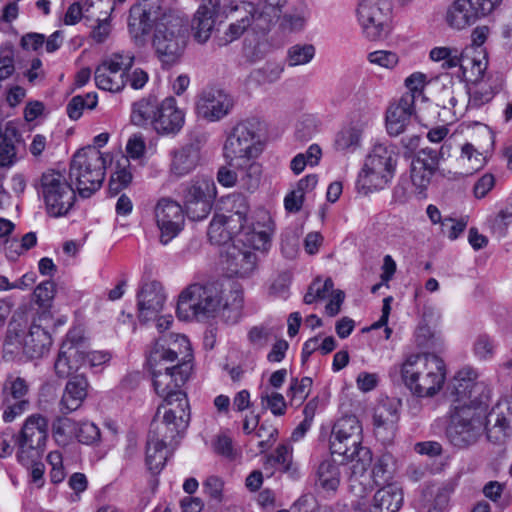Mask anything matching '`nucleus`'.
<instances>
[{"instance_id":"57","label":"nucleus","mask_w":512,"mask_h":512,"mask_svg":"<svg viewBox=\"0 0 512 512\" xmlns=\"http://www.w3.org/2000/svg\"><path fill=\"white\" fill-rule=\"evenodd\" d=\"M109 4V11H106L104 18L97 19V25L93 28L91 32L92 39L97 43H103L107 40L111 33V24L109 20V16L114 10V0H112Z\"/></svg>"},{"instance_id":"64","label":"nucleus","mask_w":512,"mask_h":512,"mask_svg":"<svg viewBox=\"0 0 512 512\" xmlns=\"http://www.w3.org/2000/svg\"><path fill=\"white\" fill-rule=\"evenodd\" d=\"M512 224V208L504 209L499 212L492 222L491 229L493 234L503 238L507 234L509 225Z\"/></svg>"},{"instance_id":"36","label":"nucleus","mask_w":512,"mask_h":512,"mask_svg":"<svg viewBox=\"0 0 512 512\" xmlns=\"http://www.w3.org/2000/svg\"><path fill=\"white\" fill-rule=\"evenodd\" d=\"M316 484L327 492H335L340 484V470L335 460L322 461L316 472Z\"/></svg>"},{"instance_id":"18","label":"nucleus","mask_w":512,"mask_h":512,"mask_svg":"<svg viewBox=\"0 0 512 512\" xmlns=\"http://www.w3.org/2000/svg\"><path fill=\"white\" fill-rule=\"evenodd\" d=\"M503 0H455L447 11L446 20L454 29L462 30L492 14Z\"/></svg>"},{"instance_id":"54","label":"nucleus","mask_w":512,"mask_h":512,"mask_svg":"<svg viewBox=\"0 0 512 512\" xmlns=\"http://www.w3.org/2000/svg\"><path fill=\"white\" fill-rule=\"evenodd\" d=\"M75 438L82 444L94 445L100 441V430L92 422H80L77 424Z\"/></svg>"},{"instance_id":"35","label":"nucleus","mask_w":512,"mask_h":512,"mask_svg":"<svg viewBox=\"0 0 512 512\" xmlns=\"http://www.w3.org/2000/svg\"><path fill=\"white\" fill-rule=\"evenodd\" d=\"M217 188L212 177L197 176L186 187L184 200L215 199Z\"/></svg>"},{"instance_id":"9","label":"nucleus","mask_w":512,"mask_h":512,"mask_svg":"<svg viewBox=\"0 0 512 512\" xmlns=\"http://www.w3.org/2000/svg\"><path fill=\"white\" fill-rule=\"evenodd\" d=\"M187 40L188 33L184 20L167 11L154 28L152 47L161 63L171 66L182 57Z\"/></svg>"},{"instance_id":"15","label":"nucleus","mask_w":512,"mask_h":512,"mask_svg":"<svg viewBox=\"0 0 512 512\" xmlns=\"http://www.w3.org/2000/svg\"><path fill=\"white\" fill-rule=\"evenodd\" d=\"M223 150L230 166H239L240 161L257 159L263 146L255 124L250 121L238 123L228 135Z\"/></svg>"},{"instance_id":"41","label":"nucleus","mask_w":512,"mask_h":512,"mask_svg":"<svg viewBox=\"0 0 512 512\" xmlns=\"http://www.w3.org/2000/svg\"><path fill=\"white\" fill-rule=\"evenodd\" d=\"M24 332L8 328L3 342V357L6 360H22L25 358Z\"/></svg>"},{"instance_id":"31","label":"nucleus","mask_w":512,"mask_h":512,"mask_svg":"<svg viewBox=\"0 0 512 512\" xmlns=\"http://www.w3.org/2000/svg\"><path fill=\"white\" fill-rule=\"evenodd\" d=\"M398 406L399 402L391 400L384 401L377 406L373 415V425L378 436L387 439L393 435L399 419Z\"/></svg>"},{"instance_id":"22","label":"nucleus","mask_w":512,"mask_h":512,"mask_svg":"<svg viewBox=\"0 0 512 512\" xmlns=\"http://www.w3.org/2000/svg\"><path fill=\"white\" fill-rule=\"evenodd\" d=\"M512 410L508 400L499 401L484 418V430L493 443L503 442L511 427Z\"/></svg>"},{"instance_id":"12","label":"nucleus","mask_w":512,"mask_h":512,"mask_svg":"<svg viewBox=\"0 0 512 512\" xmlns=\"http://www.w3.org/2000/svg\"><path fill=\"white\" fill-rule=\"evenodd\" d=\"M48 419L40 413L29 415L21 429L14 436L17 459L22 465H29L42 458L48 438Z\"/></svg>"},{"instance_id":"38","label":"nucleus","mask_w":512,"mask_h":512,"mask_svg":"<svg viewBox=\"0 0 512 512\" xmlns=\"http://www.w3.org/2000/svg\"><path fill=\"white\" fill-rule=\"evenodd\" d=\"M95 83L99 89L119 92L124 88L126 81L120 73H116L101 63L95 70Z\"/></svg>"},{"instance_id":"60","label":"nucleus","mask_w":512,"mask_h":512,"mask_svg":"<svg viewBox=\"0 0 512 512\" xmlns=\"http://www.w3.org/2000/svg\"><path fill=\"white\" fill-rule=\"evenodd\" d=\"M367 58L370 63L387 69L394 68L399 61V57L395 52L386 50L371 52L368 54Z\"/></svg>"},{"instance_id":"59","label":"nucleus","mask_w":512,"mask_h":512,"mask_svg":"<svg viewBox=\"0 0 512 512\" xmlns=\"http://www.w3.org/2000/svg\"><path fill=\"white\" fill-rule=\"evenodd\" d=\"M249 226L267 232H274V222L270 213L264 208L256 209L249 217Z\"/></svg>"},{"instance_id":"26","label":"nucleus","mask_w":512,"mask_h":512,"mask_svg":"<svg viewBox=\"0 0 512 512\" xmlns=\"http://www.w3.org/2000/svg\"><path fill=\"white\" fill-rule=\"evenodd\" d=\"M477 373L470 367H465L457 372L454 376L451 386L452 404L470 405L475 389L478 387L476 383Z\"/></svg>"},{"instance_id":"49","label":"nucleus","mask_w":512,"mask_h":512,"mask_svg":"<svg viewBox=\"0 0 512 512\" xmlns=\"http://www.w3.org/2000/svg\"><path fill=\"white\" fill-rule=\"evenodd\" d=\"M261 405L270 410L275 416H282L286 412L287 404L282 394L265 388L260 394Z\"/></svg>"},{"instance_id":"32","label":"nucleus","mask_w":512,"mask_h":512,"mask_svg":"<svg viewBox=\"0 0 512 512\" xmlns=\"http://www.w3.org/2000/svg\"><path fill=\"white\" fill-rule=\"evenodd\" d=\"M257 258L255 253L248 248L240 249L233 246L228 249L226 255V268L230 275L247 277L256 268Z\"/></svg>"},{"instance_id":"20","label":"nucleus","mask_w":512,"mask_h":512,"mask_svg":"<svg viewBox=\"0 0 512 512\" xmlns=\"http://www.w3.org/2000/svg\"><path fill=\"white\" fill-rule=\"evenodd\" d=\"M445 148L446 145H442L439 152L431 148H424L413 158L410 168V178L418 194L424 195V192L430 185L432 176L438 169V156L439 154H444Z\"/></svg>"},{"instance_id":"4","label":"nucleus","mask_w":512,"mask_h":512,"mask_svg":"<svg viewBox=\"0 0 512 512\" xmlns=\"http://www.w3.org/2000/svg\"><path fill=\"white\" fill-rule=\"evenodd\" d=\"M362 426L354 415L341 417L334 424L330 437L332 455L337 454L350 463L353 476H361L371 464L372 455L361 446Z\"/></svg>"},{"instance_id":"34","label":"nucleus","mask_w":512,"mask_h":512,"mask_svg":"<svg viewBox=\"0 0 512 512\" xmlns=\"http://www.w3.org/2000/svg\"><path fill=\"white\" fill-rule=\"evenodd\" d=\"M239 166H231L234 169L239 170L238 175V188L253 193L256 191L261 182L262 167L256 161V159L249 160L247 162H239Z\"/></svg>"},{"instance_id":"30","label":"nucleus","mask_w":512,"mask_h":512,"mask_svg":"<svg viewBox=\"0 0 512 512\" xmlns=\"http://www.w3.org/2000/svg\"><path fill=\"white\" fill-rule=\"evenodd\" d=\"M88 381L83 374L72 376L66 384L60 401V411L70 413L77 410L87 396Z\"/></svg>"},{"instance_id":"1","label":"nucleus","mask_w":512,"mask_h":512,"mask_svg":"<svg viewBox=\"0 0 512 512\" xmlns=\"http://www.w3.org/2000/svg\"><path fill=\"white\" fill-rule=\"evenodd\" d=\"M188 348L189 340L184 335L170 334L169 339L160 338L152 348L148 363L151 369L153 387L157 395L163 398L166 406L188 402L181 387L189 379L192 366L189 362L170 365L177 360L176 345Z\"/></svg>"},{"instance_id":"6","label":"nucleus","mask_w":512,"mask_h":512,"mask_svg":"<svg viewBox=\"0 0 512 512\" xmlns=\"http://www.w3.org/2000/svg\"><path fill=\"white\" fill-rule=\"evenodd\" d=\"M46 214L52 218L65 217L76 202V193L64 172L44 171L33 184Z\"/></svg>"},{"instance_id":"45","label":"nucleus","mask_w":512,"mask_h":512,"mask_svg":"<svg viewBox=\"0 0 512 512\" xmlns=\"http://www.w3.org/2000/svg\"><path fill=\"white\" fill-rule=\"evenodd\" d=\"M272 234L249 226L239 241L255 250L266 251L270 246Z\"/></svg>"},{"instance_id":"23","label":"nucleus","mask_w":512,"mask_h":512,"mask_svg":"<svg viewBox=\"0 0 512 512\" xmlns=\"http://www.w3.org/2000/svg\"><path fill=\"white\" fill-rule=\"evenodd\" d=\"M138 318L142 322L154 320L163 310L166 300L163 286L156 281L142 286L138 295Z\"/></svg>"},{"instance_id":"51","label":"nucleus","mask_w":512,"mask_h":512,"mask_svg":"<svg viewBox=\"0 0 512 512\" xmlns=\"http://www.w3.org/2000/svg\"><path fill=\"white\" fill-rule=\"evenodd\" d=\"M30 407L29 400L2 399V420L5 423H12L22 416Z\"/></svg>"},{"instance_id":"56","label":"nucleus","mask_w":512,"mask_h":512,"mask_svg":"<svg viewBox=\"0 0 512 512\" xmlns=\"http://www.w3.org/2000/svg\"><path fill=\"white\" fill-rule=\"evenodd\" d=\"M202 489L210 499L221 502L224 497V480L219 476L210 475L203 481Z\"/></svg>"},{"instance_id":"63","label":"nucleus","mask_w":512,"mask_h":512,"mask_svg":"<svg viewBox=\"0 0 512 512\" xmlns=\"http://www.w3.org/2000/svg\"><path fill=\"white\" fill-rule=\"evenodd\" d=\"M230 207L228 213L234 216H239L244 219H249L250 205L247 197L242 194H233L230 198Z\"/></svg>"},{"instance_id":"14","label":"nucleus","mask_w":512,"mask_h":512,"mask_svg":"<svg viewBox=\"0 0 512 512\" xmlns=\"http://www.w3.org/2000/svg\"><path fill=\"white\" fill-rule=\"evenodd\" d=\"M357 21L367 40L386 39L392 30L391 0H359Z\"/></svg>"},{"instance_id":"52","label":"nucleus","mask_w":512,"mask_h":512,"mask_svg":"<svg viewBox=\"0 0 512 512\" xmlns=\"http://www.w3.org/2000/svg\"><path fill=\"white\" fill-rule=\"evenodd\" d=\"M37 243V236L34 232L26 233L21 238V243L18 244L17 240H6L5 241V250L7 257L10 259H14L19 256L24 251H27L34 247Z\"/></svg>"},{"instance_id":"53","label":"nucleus","mask_w":512,"mask_h":512,"mask_svg":"<svg viewBox=\"0 0 512 512\" xmlns=\"http://www.w3.org/2000/svg\"><path fill=\"white\" fill-rule=\"evenodd\" d=\"M215 199L184 200L186 212L190 219L200 221L206 218L211 212Z\"/></svg>"},{"instance_id":"50","label":"nucleus","mask_w":512,"mask_h":512,"mask_svg":"<svg viewBox=\"0 0 512 512\" xmlns=\"http://www.w3.org/2000/svg\"><path fill=\"white\" fill-rule=\"evenodd\" d=\"M360 131L354 127H346L340 130L334 141V146L338 151H354L359 145Z\"/></svg>"},{"instance_id":"40","label":"nucleus","mask_w":512,"mask_h":512,"mask_svg":"<svg viewBox=\"0 0 512 512\" xmlns=\"http://www.w3.org/2000/svg\"><path fill=\"white\" fill-rule=\"evenodd\" d=\"M29 384L25 378L8 374L2 385V396L4 399L10 400H29L27 395L29 393Z\"/></svg>"},{"instance_id":"61","label":"nucleus","mask_w":512,"mask_h":512,"mask_svg":"<svg viewBox=\"0 0 512 512\" xmlns=\"http://www.w3.org/2000/svg\"><path fill=\"white\" fill-rule=\"evenodd\" d=\"M490 35V28L486 25H480L475 27L471 33V44L467 47L474 49L473 55H479L482 53L484 59H487L485 49L483 48L484 43Z\"/></svg>"},{"instance_id":"7","label":"nucleus","mask_w":512,"mask_h":512,"mask_svg":"<svg viewBox=\"0 0 512 512\" xmlns=\"http://www.w3.org/2000/svg\"><path fill=\"white\" fill-rule=\"evenodd\" d=\"M485 405L471 401L470 405L451 404L446 437L458 448H466L478 441L484 432Z\"/></svg>"},{"instance_id":"48","label":"nucleus","mask_w":512,"mask_h":512,"mask_svg":"<svg viewBox=\"0 0 512 512\" xmlns=\"http://www.w3.org/2000/svg\"><path fill=\"white\" fill-rule=\"evenodd\" d=\"M208 237L211 243L221 245L232 239L225 225V214H216L208 227Z\"/></svg>"},{"instance_id":"28","label":"nucleus","mask_w":512,"mask_h":512,"mask_svg":"<svg viewBox=\"0 0 512 512\" xmlns=\"http://www.w3.org/2000/svg\"><path fill=\"white\" fill-rule=\"evenodd\" d=\"M170 172L183 177L196 169L200 162V147L195 143L186 144L171 152Z\"/></svg>"},{"instance_id":"21","label":"nucleus","mask_w":512,"mask_h":512,"mask_svg":"<svg viewBox=\"0 0 512 512\" xmlns=\"http://www.w3.org/2000/svg\"><path fill=\"white\" fill-rule=\"evenodd\" d=\"M232 97L219 89L203 91L196 102L199 116L208 121H218L229 114L233 107Z\"/></svg>"},{"instance_id":"27","label":"nucleus","mask_w":512,"mask_h":512,"mask_svg":"<svg viewBox=\"0 0 512 512\" xmlns=\"http://www.w3.org/2000/svg\"><path fill=\"white\" fill-rule=\"evenodd\" d=\"M403 504V492L395 484L383 486L373 496L367 508L358 512H398Z\"/></svg>"},{"instance_id":"25","label":"nucleus","mask_w":512,"mask_h":512,"mask_svg":"<svg viewBox=\"0 0 512 512\" xmlns=\"http://www.w3.org/2000/svg\"><path fill=\"white\" fill-rule=\"evenodd\" d=\"M415 112L413 96L403 94L401 98L392 103L386 112V129L390 136H399L404 133L412 122Z\"/></svg>"},{"instance_id":"17","label":"nucleus","mask_w":512,"mask_h":512,"mask_svg":"<svg viewBox=\"0 0 512 512\" xmlns=\"http://www.w3.org/2000/svg\"><path fill=\"white\" fill-rule=\"evenodd\" d=\"M163 0H140L130 8L128 31L137 46L145 44L152 26H156L167 10Z\"/></svg>"},{"instance_id":"46","label":"nucleus","mask_w":512,"mask_h":512,"mask_svg":"<svg viewBox=\"0 0 512 512\" xmlns=\"http://www.w3.org/2000/svg\"><path fill=\"white\" fill-rule=\"evenodd\" d=\"M135 55L131 51H118L106 57L101 63L125 78L128 71L134 64Z\"/></svg>"},{"instance_id":"39","label":"nucleus","mask_w":512,"mask_h":512,"mask_svg":"<svg viewBox=\"0 0 512 512\" xmlns=\"http://www.w3.org/2000/svg\"><path fill=\"white\" fill-rule=\"evenodd\" d=\"M168 447L170 446L167 444L159 441H151V439L147 437L145 461L148 469L152 473L158 474L163 469L167 460L166 449Z\"/></svg>"},{"instance_id":"19","label":"nucleus","mask_w":512,"mask_h":512,"mask_svg":"<svg viewBox=\"0 0 512 512\" xmlns=\"http://www.w3.org/2000/svg\"><path fill=\"white\" fill-rule=\"evenodd\" d=\"M154 215L160 230V242L167 245L184 227L183 209L176 201L170 198H161L155 206Z\"/></svg>"},{"instance_id":"10","label":"nucleus","mask_w":512,"mask_h":512,"mask_svg":"<svg viewBox=\"0 0 512 512\" xmlns=\"http://www.w3.org/2000/svg\"><path fill=\"white\" fill-rule=\"evenodd\" d=\"M397 163V153L391 145H374L360 170L356 186L365 194L384 189L392 180Z\"/></svg>"},{"instance_id":"2","label":"nucleus","mask_w":512,"mask_h":512,"mask_svg":"<svg viewBox=\"0 0 512 512\" xmlns=\"http://www.w3.org/2000/svg\"><path fill=\"white\" fill-rule=\"evenodd\" d=\"M223 287L219 282L194 283L185 288L179 295L177 304L178 317L209 318L221 313V318L235 324L241 318L243 297L239 291L230 292L224 301Z\"/></svg>"},{"instance_id":"3","label":"nucleus","mask_w":512,"mask_h":512,"mask_svg":"<svg viewBox=\"0 0 512 512\" xmlns=\"http://www.w3.org/2000/svg\"><path fill=\"white\" fill-rule=\"evenodd\" d=\"M399 369L404 385L417 397H434L445 383V363L432 353L409 354L403 359Z\"/></svg>"},{"instance_id":"43","label":"nucleus","mask_w":512,"mask_h":512,"mask_svg":"<svg viewBox=\"0 0 512 512\" xmlns=\"http://www.w3.org/2000/svg\"><path fill=\"white\" fill-rule=\"evenodd\" d=\"M316 49L312 44H295L288 48L286 61L289 67L306 65L312 61Z\"/></svg>"},{"instance_id":"33","label":"nucleus","mask_w":512,"mask_h":512,"mask_svg":"<svg viewBox=\"0 0 512 512\" xmlns=\"http://www.w3.org/2000/svg\"><path fill=\"white\" fill-rule=\"evenodd\" d=\"M85 363V351L62 344L54 364L56 374L61 378L71 377Z\"/></svg>"},{"instance_id":"11","label":"nucleus","mask_w":512,"mask_h":512,"mask_svg":"<svg viewBox=\"0 0 512 512\" xmlns=\"http://www.w3.org/2000/svg\"><path fill=\"white\" fill-rule=\"evenodd\" d=\"M190 422L189 402L173 406L160 404L150 424L148 437L174 448Z\"/></svg>"},{"instance_id":"37","label":"nucleus","mask_w":512,"mask_h":512,"mask_svg":"<svg viewBox=\"0 0 512 512\" xmlns=\"http://www.w3.org/2000/svg\"><path fill=\"white\" fill-rule=\"evenodd\" d=\"M287 2L288 0H261L255 4L258 9V27L269 30L271 24L280 18Z\"/></svg>"},{"instance_id":"13","label":"nucleus","mask_w":512,"mask_h":512,"mask_svg":"<svg viewBox=\"0 0 512 512\" xmlns=\"http://www.w3.org/2000/svg\"><path fill=\"white\" fill-rule=\"evenodd\" d=\"M474 49L465 47L441 46L434 47L430 51V59L435 62H442V68L452 69L459 67L462 76L466 81L477 83L482 80L488 66V60L484 59L482 53L473 55Z\"/></svg>"},{"instance_id":"5","label":"nucleus","mask_w":512,"mask_h":512,"mask_svg":"<svg viewBox=\"0 0 512 512\" xmlns=\"http://www.w3.org/2000/svg\"><path fill=\"white\" fill-rule=\"evenodd\" d=\"M131 119L135 125L150 126L161 135H175L185 123L184 112L173 97L162 101L155 96L142 98L133 104Z\"/></svg>"},{"instance_id":"8","label":"nucleus","mask_w":512,"mask_h":512,"mask_svg":"<svg viewBox=\"0 0 512 512\" xmlns=\"http://www.w3.org/2000/svg\"><path fill=\"white\" fill-rule=\"evenodd\" d=\"M109 154H103L94 146L77 151L70 163L69 175L76 182L81 197L88 198L102 186L107 163H111Z\"/></svg>"},{"instance_id":"24","label":"nucleus","mask_w":512,"mask_h":512,"mask_svg":"<svg viewBox=\"0 0 512 512\" xmlns=\"http://www.w3.org/2000/svg\"><path fill=\"white\" fill-rule=\"evenodd\" d=\"M220 12L223 13L222 0H201L192 20L194 38L197 42L205 43L210 38Z\"/></svg>"},{"instance_id":"29","label":"nucleus","mask_w":512,"mask_h":512,"mask_svg":"<svg viewBox=\"0 0 512 512\" xmlns=\"http://www.w3.org/2000/svg\"><path fill=\"white\" fill-rule=\"evenodd\" d=\"M23 341L27 360L43 357L52 344L50 334L36 323H32L29 330L24 332Z\"/></svg>"},{"instance_id":"16","label":"nucleus","mask_w":512,"mask_h":512,"mask_svg":"<svg viewBox=\"0 0 512 512\" xmlns=\"http://www.w3.org/2000/svg\"><path fill=\"white\" fill-rule=\"evenodd\" d=\"M222 1L223 14L232 21L225 30L223 37L220 38L221 45H227L239 39L249 28L261 33L268 31L258 27V9L254 3L236 0Z\"/></svg>"},{"instance_id":"47","label":"nucleus","mask_w":512,"mask_h":512,"mask_svg":"<svg viewBox=\"0 0 512 512\" xmlns=\"http://www.w3.org/2000/svg\"><path fill=\"white\" fill-rule=\"evenodd\" d=\"M293 458V449L289 444H281L279 445L274 454L271 456V460L274 463L281 466V470L285 473H288L291 477L298 476V469L296 465L292 461Z\"/></svg>"},{"instance_id":"42","label":"nucleus","mask_w":512,"mask_h":512,"mask_svg":"<svg viewBox=\"0 0 512 512\" xmlns=\"http://www.w3.org/2000/svg\"><path fill=\"white\" fill-rule=\"evenodd\" d=\"M77 424L70 418H57L52 426L53 437L57 444L68 445L76 437Z\"/></svg>"},{"instance_id":"58","label":"nucleus","mask_w":512,"mask_h":512,"mask_svg":"<svg viewBox=\"0 0 512 512\" xmlns=\"http://www.w3.org/2000/svg\"><path fill=\"white\" fill-rule=\"evenodd\" d=\"M274 338L273 330L264 326H255L248 333L250 343L257 349L265 348Z\"/></svg>"},{"instance_id":"44","label":"nucleus","mask_w":512,"mask_h":512,"mask_svg":"<svg viewBox=\"0 0 512 512\" xmlns=\"http://www.w3.org/2000/svg\"><path fill=\"white\" fill-rule=\"evenodd\" d=\"M393 458L390 454H384L377 458L372 468V478L376 485H389L393 478Z\"/></svg>"},{"instance_id":"55","label":"nucleus","mask_w":512,"mask_h":512,"mask_svg":"<svg viewBox=\"0 0 512 512\" xmlns=\"http://www.w3.org/2000/svg\"><path fill=\"white\" fill-rule=\"evenodd\" d=\"M311 387V378L303 377L301 380L293 378L291 380L287 395L291 398L292 403L298 401V404H301L303 400L308 396Z\"/></svg>"},{"instance_id":"62","label":"nucleus","mask_w":512,"mask_h":512,"mask_svg":"<svg viewBox=\"0 0 512 512\" xmlns=\"http://www.w3.org/2000/svg\"><path fill=\"white\" fill-rule=\"evenodd\" d=\"M132 181V174L127 170L126 165L118 167V169L112 174L109 189L111 192L118 193L122 189L126 188Z\"/></svg>"}]
</instances>
